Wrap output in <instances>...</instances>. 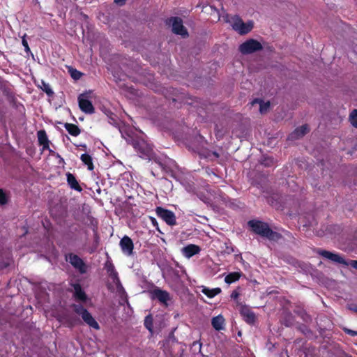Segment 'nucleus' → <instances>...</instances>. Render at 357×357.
Wrapping results in <instances>:
<instances>
[{
    "mask_svg": "<svg viewBox=\"0 0 357 357\" xmlns=\"http://www.w3.org/2000/svg\"><path fill=\"white\" fill-rule=\"evenodd\" d=\"M248 225L255 234L266 238L269 241H278L282 238V234L272 230L267 222L251 220L248 222Z\"/></svg>",
    "mask_w": 357,
    "mask_h": 357,
    "instance_id": "f257e3e1",
    "label": "nucleus"
},
{
    "mask_svg": "<svg viewBox=\"0 0 357 357\" xmlns=\"http://www.w3.org/2000/svg\"><path fill=\"white\" fill-rule=\"evenodd\" d=\"M232 29L237 31L240 35H245L248 33L253 29V22L249 21L247 23L243 22L242 19L237 15L231 17V20L228 21Z\"/></svg>",
    "mask_w": 357,
    "mask_h": 357,
    "instance_id": "f03ea898",
    "label": "nucleus"
},
{
    "mask_svg": "<svg viewBox=\"0 0 357 357\" xmlns=\"http://www.w3.org/2000/svg\"><path fill=\"white\" fill-rule=\"evenodd\" d=\"M263 49V46L258 40L250 38L245 40L244 43L240 45L239 51L243 54H250L258 51H261Z\"/></svg>",
    "mask_w": 357,
    "mask_h": 357,
    "instance_id": "7ed1b4c3",
    "label": "nucleus"
},
{
    "mask_svg": "<svg viewBox=\"0 0 357 357\" xmlns=\"http://www.w3.org/2000/svg\"><path fill=\"white\" fill-rule=\"evenodd\" d=\"M66 260L77 270L79 273L84 274L86 273L87 266L84 260L77 255L69 253L66 255Z\"/></svg>",
    "mask_w": 357,
    "mask_h": 357,
    "instance_id": "20e7f679",
    "label": "nucleus"
},
{
    "mask_svg": "<svg viewBox=\"0 0 357 357\" xmlns=\"http://www.w3.org/2000/svg\"><path fill=\"white\" fill-rule=\"evenodd\" d=\"M155 213L158 217L161 218L169 226L176 225V218L174 213L169 209H166L162 206H157Z\"/></svg>",
    "mask_w": 357,
    "mask_h": 357,
    "instance_id": "39448f33",
    "label": "nucleus"
},
{
    "mask_svg": "<svg viewBox=\"0 0 357 357\" xmlns=\"http://www.w3.org/2000/svg\"><path fill=\"white\" fill-rule=\"evenodd\" d=\"M91 91L83 93L78 96V104L79 109L86 114H93L95 112V108L88 98Z\"/></svg>",
    "mask_w": 357,
    "mask_h": 357,
    "instance_id": "423d86ee",
    "label": "nucleus"
},
{
    "mask_svg": "<svg viewBox=\"0 0 357 357\" xmlns=\"http://www.w3.org/2000/svg\"><path fill=\"white\" fill-rule=\"evenodd\" d=\"M167 23H172L173 33L181 35L183 37L188 36L187 29L183 24V20L179 17H172L167 20Z\"/></svg>",
    "mask_w": 357,
    "mask_h": 357,
    "instance_id": "0eeeda50",
    "label": "nucleus"
},
{
    "mask_svg": "<svg viewBox=\"0 0 357 357\" xmlns=\"http://www.w3.org/2000/svg\"><path fill=\"white\" fill-rule=\"evenodd\" d=\"M151 298L157 299L160 303L165 306L168 305V301L171 300L170 294L166 291L155 287L150 291Z\"/></svg>",
    "mask_w": 357,
    "mask_h": 357,
    "instance_id": "6e6552de",
    "label": "nucleus"
},
{
    "mask_svg": "<svg viewBox=\"0 0 357 357\" xmlns=\"http://www.w3.org/2000/svg\"><path fill=\"white\" fill-rule=\"evenodd\" d=\"M135 149L142 154V157H150L153 153L152 146L144 140H136L133 142Z\"/></svg>",
    "mask_w": 357,
    "mask_h": 357,
    "instance_id": "1a4fd4ad",
    "label": "nucleus"
},
{
    "mask_svg": "<svg viewBox=\"0 0 357 357\" xmlns=\"http://www.w3.org/2000/svg\"><path fill=\"white\" fill-rule=\"evenodd\" d=\"M104 268L106 270L109 277L112 279V282L118 287L121 286L120 279L119 278L118 272L116 271L115 267L111 260H107L104 265Z\"/></svg>",
    "mask_w": 357,
    "mask_h": 357,
    "instance_id": "9d476101",
    "label": "nucleus"
},
{
    "mask_svg": "<svg viewBox=\"0 0 357 357\" xmlns=\"http://www.w3.org/2000/svg\"><path fill=\"white\" fill-rule=\"evenodd\" d=\"M243 320L248 324H254L256 321V316L254 312L248 305H241L239 310Z\"/></svg>",
    "mask_w": 357,
    "mask_h": 357,
    "instance_id": "9b49d317",
    "label": "nucleus"
},
{
    "mask_svg": "<svg viewBox=\"0 0 357 357\" xmlns=\"http://www.w3.org/2000/svg\"><path fill=\"white\" fill-rule=\"evenodd\" d=\"M317 253L319 255L322 256L323 257L331 260V261H333V262H335L337 264H344V265L347 264V263L344 260V259L338 254L333 253L330 251L325 250H319Z\"/></svg>",
    "mask_w": 357,
    "mask_h": 357,
    "instance_id": "f8f14e48",
    "label": "nucleus"
},
{
    "mask_svg": "<svg viewBox=\"0 0 357 357\" xmlns=\"http://www.w3.org/2000/svg\"><path fill=\"white\" fill-rule=\"evenodd\" d=\"M120 247L121 248L122 252L127 255H131L133 252L134 244L132 239L128 236H124L120 241L119 243Z\"/></svg>",
    "mask_w": 357,
    "mask_h": 357,
    "instance_id": "ddd939ff",
    "label": "nucleus"
},
{
    "mask_svg": "<svg viewBox=\"0 0 357 357\" xmlns=\"http://www.w3.org/2000/svg\"><path fill=\"white\" fill-rule=\"evenodd\" d=\"M37 137L39 145L43 146V150H49L50 152H52V151L50 149V142L48 139L45 130H40L38 131Z\"/></svg>",
    "mask_w": 357,
    "mask_h": 357,
    "instance_id": "4468645a",
    "label": "nucleus"
},
{
    "mask_svg": "<svg viewBox=\"0 0 357 357\" xmlns=\"http://www.w3.org/2000/svg\"><path fill=\"white\" fill-rule=\"evenodd\" d=\"M310 129L307 124L303 125L298 128H296L289 135L288 139H297L302 137H303L305 135H306L309 132Z\"/></svg>",
    "mask_w": 357,
    "mask_h": 357,
    "instance_id": "2eb2a0df",
    "label": "nucleus"
},
{
    "mask_svg": "<svg viewBox=\"0 0 357 357\" xmlns=\"http://www.w3.org/2000/svg\"><path fill=\"white\" fill-rule=\"evenodd\" d=\"M71 286L73 287L74 294L73 296L77 301L85 302L87 299V296L85 291L82 289V286L79 283L72 284Z\"/></svg>",
    "mask_w": 357,
    "mask_h": 357,
    "instance_id": "dca6fc26",
    "label": "nucleus"
},
{
    "mask_svg": "<svg viewBox=\"0 0 357 357\" xmlns=\"http://www.w3.org/2000/svg\"><path fill=\"white\" fill-rule=\"evenodd\" d=\"M81 317L83 321L90 327L96 330L100 328L98 323L96 321V319L88 310H84Z\"/></svg>",
    "mask_w": 357,
    "mask_h": 357,
    "instance_id": "f3484780",
    "label": "nucleus"
},
{
    "mask_svg": "<svg viewBox=\"0 0 357 357\" xmlns=\"http://www.w3.org/2000/svg\"><path fill=\"white\" fill-rule=\"evenodd\" d=\"M200 252V248L194 244H190L184 247L183 249V255L188 257H192V256L198 254Z\"/></svg>",
    "mask_w": 357,
    "mask_h": 357,
    "instance_id": "a211bd4d",
    "label": "nucleus"
},
{
    "mask_svg": "<svg viewBox=\"0 0 357 357\" xmlns=\"http://www.w3.org/2000/svg\"><path fill=\"white\" fill-rule=\"evenodd\" d=\"M66 176H67L68 184L69 185L70 188H72L77 192L82 191V187L79 185L77 178L73 174L68 172V173H67Z\"/></svg>",
    "mask_w": 357,
    "mask_h": 357,
    "instance_id": "6ab92c4d",
    "label": "nucleus"
},
{
    "mask_svg": "<svg viewBox=\"0 0 357 357\" xmlns=\"http://www.w3.org/2000/svg\"><path fill=\"white\" fill-rule=\"evenodd\" d=\"M225 318L222 315L219 314L216 317H214L211 320V325L214 329L216 331H221L224 329L225 325Z\"/></svg>",
    "mask_w": 357,
    "mask_h": 357,
    "instance_id": "aec40b11",
    "label": "nucleus"
},
{
    "mask_svg": "<svg viewBox=\"0 0 357 357\" xmlns=\"http://www.w3.org/2000/svg\"><path fill=\"white\" fill-rule=\"evenodd\" d=\"M64 128L66 129L68 132L73 137H77L81 133V130L75 124L65 123Z\"/></svg>",
    "mask_w": 357,
    "mask_h": 357,
    "instance_id": "412c9836",
    "label": "nucleus"
},
{
    "mask_svg": "<svg viewBox=\"0 0 357 357\" xmlns=\"http://www.w3.org/2000/svg\"><path fill=\"white\" fill-rule=\"evenodd\" d=\"M80 160L83 162L84 165L87 166V169L89 171H93L94 169V165L93 163L92 157L88 153H83L81 155Z\"/></svg>",
    "mask_w": 357,
    "mask_h": 357,
    "instance_id": "4be33fe9",
    "label": "nucleus"
},
{
    "mask_svg": "<svg viewBox=\"0 0 357 357\" xmlns=\"http://www.w3.org/2000/svg\"><path fill=\"white\" fill-rule=\"evenodd\" d=\"M242 275L241 272H231L227 275L225 278V282L227 284H232L238 281Z\"/></svg>",
    "mask_w": 357,
    "mask_h": 357,
    "instance_id": "5701e85b",
    "label": "nucleus"
},
{
    "mask_svg": "<svg viewBox=\"0 0 357 357\" xmlns=\"http://www.w3.org/2000/svg\"><path fill=\"white\" fill-rule=\"evenodd\" d=\"M221 291L222 290L219 287L209 289L208 287H204L202 290V292L210 298L215 297L218 294H220Z\"/></svg>",
    "mask_w": 357,
    "mask_h": 357,
    "instance_id": "b1692460",
    "label": "nucleus"
},
{
    "mask_svg": "<svg viewBox=\"0 0 357 357\" xmlns=\"http://www.w3.org/2000/svg\"><path fill=\"white\" fill-rule=\"evenodd\" d=\"M91 224L93 226V231L94 232V249L92 250L90 253H92L98 246L99 244V236L97 232V221L95 220H91Z\"/></svg>",
    "mask_w": 357,
    "mask_h": 357,
    "instance_id": "393cba45",
    "label": "nucleus"
},
{
    "mask_svg": "<svg viewBox=\"0 0 357 357\" xmlns=\"http://www.w3.org/2000/svg\"><path fill=\"white\" fill-rule=\"evenodd\" d=\"M144 325L150 332L153 331V324L151 314H149L145 317Z\"/></svg>",
    "mask_w": 357,
    "mask_h": 357,
    "instance_id": "a878e982",
    "label": "nucleus"
},
{
    "mask_svg": "<svg viewBox=\"0 0 357 357\" xmlns=\"http://www.w3.org/2000/svg\"><path fill=\"white\" fill-rule=\"evenodd\" d=\"M68 72L70 74L72 78H73L75 80L79 79L83 75L80 71L77 70L75 68H73V67H70L68 68Z\"/></svg>",
    "mask_w": 357,
    "mask_h": 357,
    "instance_id": "bb28decb",
    "label": "nucleus"
},
{
    "mask_svg": "<svg viewBox=\"0 0 357 357\" xmlns=\"http://www.w3.org/2000/svg\"><path fill=\"white\" fill-rule=\"evenodd\" d=\"M261 164L265 167H271L274 165V159L272 157L263 156Z\"/></svg>",
    "mask_w": 357,
    "mask_h": 357,
    "instance_id": "cd10ccee",
    "label": "nucleus"
},
{
    "mask_svg": "<svg viewBox=\"0 0 357 357\" xmlns=\"http://www.w3.org/2000/svg\"><path fill=\"white\" fill-rule=\"evenodd\" d=\"M42 85H43V86L41 87L42 90L43 91H45L48 96H50V97L52 96L54 94V92L52 90L50 84L45 82L44 81H42Z\"/></svg>",
    "mask_w": 357,
    "mask_h": 357,
    "instance_id": "c85d7f7f",
    "label": "nucleus"
},
{
    "mask_svg": "<svg viewBox=\"0 0 357 357\" xmlns=\"http://www.w3.org/2000/svg\"><path fill=\"white\" fill-rule=\"evenodd\" d=\"M350 122L354 128H357V109H354L350 114Z\"/></svg>",
    "mask_w": 357,
    "mask_h": 357,
    "instance_id": "c756f323",
    "label": "nucleus"
},
{
    "mask_svg": "<svg viewBox=\"0 0 357 357\" xmlns=\"http://www.w3.org/2000/svg\"><path fill=\"white\" fill-rule=\"evenodd\" d=\"M72 307L73 308L74 312L80 316L82 315L84 310H87L82 305L73 304Z\"/></svg>",
    "mask_w": 357,
    "mask_h": 357,
    "instance_id": "7c9ffc66",
    "label": "nucleus"
},
{
    "mask_svg": "<svg viewBox=\"0 0 357 357\" xmlns=\"http://www.w3.org/2000/svg\"><path fill=\"white\" fill-rule=\"evenodd\" d=\"M8 196L5 192L0 188V206L5 205L8 203Z\"/></svg>",
    "mask_w": 357,
    "mask_h": 357,
    "instance_id": "2f4dec72",
    "label": "nucleus"
},
{
    "mask_svg": "<svg viewBox=\"0 0 357 357\" xmlns=\"http://www.w3.org/2000/svg\"><path fill=\"white\" fill-rule=\"evenodd\" d=\"M269 107H270L269 102H264L261 101L260 107H259L260 112L264 113V112H266L268 110V109L269 108Z\"/></svg>",
    "mask_w": 357,
    "mask_h": 357,
    "instance_id": "473e14b6",
    "label": "nucleus"
},
{
    "mask_svg": "<svg viewBox=\"0 0 357 357\" xmlns=\"http://www.w3.org/2000/svg\"><path fill=\"white\" fill-rule=\"evenodd\" d=\"M342 330L348 335H351V336H356L357 335V331H354V330H351V329H349L347 328H345L344 327L342 328Z\"/></svg>",
    "mask_w": 357,
    "mask_h": 357,
    "instance_id": "72a5a7b5",
    "label": "nucleus"
},
{
    "mask_svg": "<svg viewBox=\"0 0 357 357\" xmlns=\"http://www.w3.org/2000/svg\"><path fill=\"white\" fill-rule=\"evenodd\" d=\"M149 219H150V221H151V224L153 225V226H154L158 231H160L159 229L158 223L156 219L153 217H150Z\"/></svg>",
    "mask_w": 357,
    "mask_h": 357,
    "instance_id": "f704fd0d",
    "label": "nucleus"
},
{
    "mask_svg": "<svg viewBox=\"0 0 357 357\" xmlns=\"http://www.w3.org/2000/svg\"><path fill=\"white\" fill-rule=\"evenodd\" d=\"M224 251L225 253L229 255L234 252V248L231 245H226V248Z\"/></svg>",
    "mask_w": 357,
    "mask_h": 357,
    "instance_id": "c9c22d12",
    "label": "nucleus"
},
{
    "mask_svg": "<svg viewBox=\"0 0 357 357\" xmlns=\"http://www.w3.org/2000/svg\"><path fill=\"white\" fill-rule=\"evenodd\" d=\"M22 43L23 46L24 47L25 51L30 52V48L29 47V44H28V42L26 41V40L25 38H23Z\"/></svg>",
    "mask_w": 357,
    "mask_h": 357,
    "instance_id": "e433bc0d",
    "label": "nucleus"
},
{
    "mask_svg": "<svg viewBox=\"0 0 357 357\" xmlns=\"http://www.w3.org/2000/svg\"><path fill=\"white\" fill-rule=\"evenodd\" d=\"M239 296V293L236 291V290H234L232 291L231 294V298L236 300L238 298Z\"/></svg>",
    "mask_w": 357,
    "mask_h": 357,
    "instance_id": "4c0bfd02",
    "label": "nucleus"
},
{
    "mask_svg": "<svg viewBox=\"0 0 357 357\" xmlns=\"http://www.w3.org/2000/svg\"><path fill=\"white\" fill-rule=\"evenodd\" d=\"M126 0H114V3L119 6L125 4Z\"/></svg>",
    "mask_w": 357,
    "mask_h": 357,
    "instance_id": "58836bf2",
    "label": "nucleus"
},
{
    "mask_svg": "<svg viewBox=\"0 0 357 357\" xmlns=\"http://www.w3.org/2000/svg\"><path fill=\"white\" fill-rule=\"evenodd\" d=\"M351 265L353 268L357 269V260H351Z\"/></svg>",
    "mask_w": 357,
    "mask_h": 357,
    "instance_id": "ea45409f",
    "label": "nucleus"
},
{
    "mask_svg": "<svg viewBox=\"0 0 357 357\" xmlns=\"http://www.w3.org/2000/svg\"><path fill=\"white\" fill-rule=\"evenodd\" d=\"M352 310H353L354 312H357V307H353V308H352Z\"/></svg>",
    "mask_w": 357,
    "mask_h": 357,
    "instance_id": "a19ab883",
    "label": "nucleus"
},
{
    "mask_svg": "<svg viewBox=\"0 0 357 357\" xmlns=\"http://www.w3.org/2000/svg\"><path fill=\"white\" fill-rule=\"evenodd\" d=\"M69 322H70V326L73 325L72 321H69Z\"/></svg>",
    "mask_w": 357,
    "mask_h": 357,
    "instance_id": "79ce46f5",
    "label": "nucleus"
}]
</instances>
